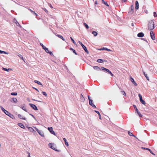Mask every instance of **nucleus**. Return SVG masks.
Here are the masks:
<instances>
[{"mask_svg": "<svg viewBox=\"0 0 157 157\" xmlns=\"http://www.w3.org/2000/svg\"><path fill=\"white\" fill-rule=\"evenodd\" d=\"M154 23L153 21H151L149 22L148 25V29L150 30L153 29L154 28Z\"/></svg>", "mask_w": 157, "mask_h": 157, "instance_id": "f257e3e1", "label": "nucleus"}, {"mask_svg": "<svg viewBox=\"0 0 157 157\" xmlns=\"http://www.w3.org/2000/svg\"><path fill=\"white\" fill-rule=\"evenodd\" d=\"M40 45H41L43 49H44L45 51L47 53L51 55H52L53 54L52 52L49 51L48 48L45 47L43 44L40 43Z\"/></svg>", "mask_w": 157, "mask_h": 157, "instance_id": "f03ea898", "label": "nucleus"}, {"mask_svg": "<svg viewBox=\"0 0 157 157\" xmlns=\"http://www.w3.org/2000/svg\"><path fill=\"white\" fill-rule=\"evenodd\" d=\"M48 146L50 148L52 149L55 151H56L57 152L60 151L59 150H57L56 149L55 144L53 143H49L48 144Z\"/></svg>", "mask_w": 157, "mask_h": 157, "instance_id": "7ed1b4c3", "label": "nucleus"}, {"mask_svg": "<svg viewBox=\"0 0 157 157\" xmlns=\"http://www.w3.org/2000/svg\"><path fill=\"white\" fill-rule=\"evenodd\" d=\"M78 42L80 44V45H81V46H82V47L83 48V49L85 51V52L87 53V54H88L89 53V52L88 51V50H87V48H86V46H85L82 43L79 41H78Z\"/></svg>", "mask_w": 157, "mask_h": 157, "instance_id": "20e7f679", "label": "nucleus"}, {"mask_svg": "<svg viewBox=\"0 0 157 157\" xmlns=\"http://www.w3.org/2000/svg\"><path fill=\"white\" fill-rule=\"evenodd\" d=\"M48 130L49 131V132L52 134L54 135L55 136H56V134L54 132V131L53 130V128L52 127H48Z\"/></svg>", "mask_w": 157, "mask_h": 157, "instance_id": "39448f33", "label": "nucleus"}, {"mask_svg": "<svg viewBox=\"0 0 157 157\" xmlns=\"http://www.w3.org/2000/svg\"><path fill=\"white\" fill-rule=\"evenodd\" d=\"M5 113L6 114L12 118H13L14 117V116L7 111H6V112Z\"/></svg>", "mask_w": 157, "mask_h": 157, "instance_id": "423d86ee", "label": "nucleus"}, {"mask_svg": "<svg viewBox=\"0 0 157 157\" xmlns=\"http://www.w3.org/2000/svg\"><path fill=\"white\" fill-rule=\"evenodd\" d=\"M150 36H151V39L153 40H155V34L153 33V31H151L150 32Z\"/></svg>", "mask_w": 157, "mask_h": 157, "instance_id": "0eeeda50", "label": "nucleus"}, {"mask_svg": "<svg viewBox=\"0 0 157 157\" xmlns=\"http://www.w3.org/2000/svg\"><path fill=\"white\" fill-rule=\"evenodd\" d=\"M29 104L30 105V107L35 110H37L38 109L36 106L35 105L31 103H29Z\"/></svg>", "mask_w": 157, "mask_h": 157, "instance_id": "6e6552de", "label": "nucleus"}, {"mask_svg": "<svg viewBox=\"0 0 157 157\" xmlns=\"http://www.w3.org/2000/svg\"><path fill=\"white\" fill-rule=\"evenodd\" d=\"M99 50H105L109 52H111L112 50L110 49H109L106 48H100L99 49Z\"/></svg>", "mask_w": 157, "mask_h": 157, "instance_id": "1a4fd4ad", "label": "nucleus"}, {"mask_svg": "<svg viewBox=\"0 0 157 157\" xmlns=\"http://www.w3.org/2000/svg\"><path fill=\"white\" fill-rule=\"evenodd\" d=\"M89 104L93 107L96 108L95 105L93 103V101L91 100L89 101Z\"/></svg>", "mask_w": 157, "mask_h": 157, "instance_id": "9d476101", "label": "nucleus"}, {"mask_svg": "<svg viewBox=\"0 0 157 157\" xmlns=\"http://www.w3.org/2000/svg\"><path fill=\"white\" fill-rule=\"evenodd\" d=\"M130 80H131V82H132L133 83V84L135 86H137V83L135 81L134 79H133V78H132L131 77V78H130Z\"/></svg>", "mask_w": 157, "mask_h": 157, "instance_id": "9b49d317", "label": "nucleus"}, {"mask_svg": "<svg viewBox=\"0 0 157 157\" xmlns=\"http://www.w3.org/2000/svg\"><path fill=\"white\" fill-rule=\"evenodd\" d=\"M18 116L19 118L21 119L25 120L26 118L23 115L20 114L18 115Z\"/></svg>", "mask_w": 157, "mask_h": 157, "instance_id": "f8f14e48", "label": "nucleus"}, {"mask_svg": "<svg viewBox=\"0 0 157 157\" xmlns=\"http://www.w3.org/2000/svg\"><path fill=\"white\" fill-rule=\"evenodd\" d=\"M16 55L17 56L21 59L23 60V57L21 55L19 54L17 52L16 53Z\"/></svg>", "mask_w": 157, "mask_h": 157, "instance_id": "ddd939ff", "label": "nucleus"}, {"mask_svg": "<svg viewBox=\"0 0 157 157\" xmlns=\"http://www.w3.org/2000/svg\"><path fill=\"white\" fill-rule=\"evenodd\" d=\"M11 101H13V102L14 103H17V99L16 98H13L11 99Z\"/></svg>", "mask_w": 157, "mask_h": 157, "instance_id": "4468645a", "label": "nucleus"}, {"mask_svg": "<svg viewBox=\"0 0 157 157\" xmlns=\"http://www.w3.org/2000/svg\"><path fill=\"white\" fill-rule=\"evenodd\" d=\"M80 99L82 102H84L85 101V98L82 94H81Z\"/></svg>", "mask_w": 157, "mask_h": 157, "instance_id": "2eb2a0df", "label": "nucleus"}, {"mask_svg": "<svg viewBox=\"0 0 157 157\" xmlns=\"http://www.w3.org/2000/svg\"><path fill=\"white\" fill-rule=\"evenodd\" d=\"M136 7L135 8L136 10H138L139 8V3L138 1H136Z\"/></svg>", "mask_w": 157, "mask_h": 157, "instance_id": "dca6fc26", "label": "nucleus"}, {"mask_svg": "<svg viewBox=\"0 0 157 157\" xmlns=\"http://www.w3.org/2000/svg\"><path fill=\"white\" fill-rule=\"evenodd\" d=\"M144 35L143 33H140L138 34L137 36L139 37H142L144 36Z\"/></svg>", "mask_w": 157, "mask_h": 157, "instance_id": "f3484780", "label": "nucleus"}, {"mask_svg": "<svg viewBox=\"0 0 157 157\" xmlns=\"http://www.w3.org/2000/svg\"><path fill=\"white\" fill-rule=\"evenodd\" d=\"M93 68H94V69H95L97 71L101 70L100 68L98 66H94L93 67Z\"/></svg>", "mask_w": 157, "mask_h": 157, "instance_id": "a211bd4d", "label": "nucleus"}, {"mask_svg": "<svg viewBox=\"0 0 157 157\" xmlns=\"http://www.w3.org/2000/svg\"><path fill=\"white\" fill-rule=\"evenodd\" d=\"M13 21L16 23L17 26H21L19 23L15 18H14Z\"/></svg>", "mask_w": 157, "mask_h": 157, "instance_id": "6ab92c4d", "label": "nucleus"}, {"mask_svg": "<svg viewBox=\"0 0 157 157\" xmlns=\"http://www.w3.org/2000/svg\"><path fill=\"white\" fill-rule=\"evenodd\" d=\"M18 125L19 126L22 128H25V127L24 125L21 123H18Z\"/></svg>", "mask_w": 157, "mask_h": 157, "instance_id": "aec40b11", "label": "nucleus"}, {"mask_svg": "<svg viewBox=\"0 0 157 157\" xmlns=\"http://www.w3.org/2000/svg\"><path fill=\"white\" fill-rule=\"evenodd\" d=\"M2 70L5 71H9L10 70H12V69L11 68L7 69V68H5L4 67H2Z\"/></svg>", "mask_w": 157, "mask_h": 157, "instance_id": "412c9836", "label": "nucleus"}, {"mask_svg": "<svg viewBox=\"0 0 157 157\" xmlns=\"http://www.w3.org/2000/svg\"><path fill=\"white\" fill-rule=\"evenodd\" d=\"M143 74L144 75V76H145V77L148 80H149V78L147 76V74H146L145 72L144 71H143Z\"/></svg>", "mask_w": 157, "mask_h": 157, "instance_id": "4be33fe9", "label": "nucleus"}, {"mask_svg": "<svg viewBox=\"0 0 157 157\" xmlns=\"http://www.w3.org/2000/svg\"><path fill=\"white\" fill-rule=\"evenodd\" d=\"M94 112L96 113H97V114H99V118L100 119V120H101V115L99 112H98V111H96V110H95L94 111Z\"/></svg>", "mask_w": 157, "mask_h": 157, "instance_id": "5701e85b", "label": "nucleus"}, {"mask_svg": "<svg viewBox=\"0 0 157 157\" xmlns=\"http://www.w3.org/2000/svg\"><path fill=\"white\" fill-rule=\"evenodd\" d=\"M92 33L95 36H96L98 35V33L97 32H96V31H93L92 32Z\"/></svg>", "mask_w": 157, "mask_h": 157, "instance_id": "b1692460", "label": "nucleus"}, {"mask_svg": "<svg viewBox=\"0 0 157 157\" xmlns=\"http://www.w3.org/2000/svg\"><path fill=\"white\" fill-rule=\"evenodd\" d=\"M63 140H64V142H65V144L67 146H68V143L67 142V141H66V138H63Z\"/></svg>", "mask_w": 157, "mask_h": 157, "instance_id": "393cba45", "label": "nucleus"}, {"mask_svg": "<svg viewBox=\"0 0 157 157\" xmlns=\"http://www.w3.org/2000/svg\"><path fill=\"white\" fill-rule=\"evenodd\" d=\"M138 114V116L140 117H143V115L140 113V112L138 110L136 112Z\"/></svg>", "mask_w": 157, "mask_h": 157, "instance_id": "a878e982", "label": "nucleus"}, {"mask_svg": "<svg viewBox=\"0 0 157 157\" xmlns=\"http://www.w3.org/2000/svg\"><path fill=\"white\" fill-rule=\"evenodd\" d=\"M97 61L99 63H102L103 62V61L101 59H98L97 60Z\"/></svg>", "mask_w": 157, "mask_h": 157, "instance_id": "bb28decb", "label": "nucleus"}, {"mask_svg": "<svg viewBox=\"0 0 157 157\" xmlns=\"http://www.w3.org/2000/svg\"><path fill=\"white\" fill-rule=\"evenodd\" d=\"M70 50H72V51L74 53L75 55H77V53L75 51V50H74V49H73L72 48H70Z\"/></svg>", "mask_w": 157, "mask_h": 157, "instance_id": "cd10ccee", "label": "nucleus"}, {"mask_svg": "<svg viewBox=\"0 0 157 157\" xmlns=\"http://www.w3.org/2000/svg\"><path fill=\"white\" fill-rule=\"evenodd\" d=\"M0 107L2 110V111H3L4 113L6 112V111L7 110H6L3 107H2L1 106H0Z\"/></svg>", "mask_w": 157, "mask_h": 157, "instance_id": "c85d7f7f", "label": "nucleus"}, {"mask_svg": "<svg viewBox=\"0 0 157 157\" xmlns=\"http://www.w3.org/2000/svg\"><path fill=\"white\" fill-rule=\"evenodd\" d=\"M42 93L46 97H47L48 95L47 94H46V93L45 92L43 91L42 92Z\"/></svg>", "mask_w": 157, "mask_h": 157, "instance_id": "c756f323", "label": "nucleus"}, {"mask_svg": "<svg viewBox=\"0 0 157 157\" xmlns=\"http://www.w3.org/2000/svg\"><path fill=\"white\" fill-rule=\"evenodd\" d=\"M29 130L31 132H33V131L35 132L34 129L31 127H29Z\"/></svg>", "mask_w": 157, "mask_h": 157, "instance_id": "7c9ffc66", "label": "nucleus"}, {"mask_svg": "<svg viewBox=\"0 0 157 157\" xmlns=\"http://www.w3.org/2000/svg\"><path fill=\"white\" fill-rule=\"evenodd\" d=\"M58 36L59 38L65 41V39L63 38L62 36L60 35H58Z\"/></svg>", "mask_w": 157, "mask_h": 157, "instance_id": "2f4dec72", "label": "nucleus"}, {"mask_svg": "<svg viewBox=\"0 0 157 157\" xmlns=\"http://www.w3.org/2000/svg\"><path fill=\"white\" fill-rule=\"evenodd\" d=\"M140 101V102L143 105H145L146 103L145 101L143 99L141 100Z\"/></svg>", "mask_w": 157, "mask_h": 157, "instance_id": "473e14b6", "label": "nucleus"}, {"mask_svg": "<svg viewBox=\"0 0 157 157\" xmlns=\"http://www.w3.org/2000/svg\"><path fill=\"white\" fill-rule=\"evenodd\" d=\"M84 25L87 29H88L89 28V27L88 25L87 24H86V23H84Z\"/></svg>", "mask_w": 157, "mask_h": 157, "instance_id": "72a5a7b5", "label": "nucleus"}, {"mask_svg": "<svg viewBox=\"0 0 157 157\" xmlns=\"http://www.w3.org/2000/svg\"><path fill=\"white\" fill-rule=\"evenodd\" d=\"M138 96H139V97L140 98V101L141 100H142V96L140 94H138Z\"/></svg>", "mask_w": 157, "mask_h": 157, "instance_id": "f704fd0d", "label": "nucleus"}, {"mask_svg": "<svg viewBox=\"0 0 157 157\" xmlns=\"http://www.w3.org/2000/svg\"><path fill=\"white\" fill-rule=\"evenodd\" d=\"M103 3L105 5L107 6H109V5L107 3V2H105L104 0H101Z\"/></svg>", "mask_w": 157, "mask_h": 157, "instance_id": "c9c22d12", "label": "nucleus"}, {"mask_svg": "<svg viewBox=\"0 0 157 157\" xmlns=\"http://www.w3.org/2000/svg\"><path fill=\"white\" fill-rule=\"evenodd\" d=\"M121 92L122 93V94H123V95L126 96V93H125V92L124 91H121Z\"/></svg>", "mask_w": 157, "mask_h": 157, "instance_id": "e433bc0d", "label": "nucleus"}, {"mask_svg": "<svg viewBox=\"0 0 157 157\" xmlns=\"http://www.w3.org/2000/svg\"><path fill=\"white\" fill-rule=\"evenodd\" d=\"M11 94L12 95H17V93L16 92L12 93Z\"/></svg>", "mask_w": 157, "mask_h": 157, "instance_id": "4c0bfd02", "label": "nucleus"}, {"mask_svg": "<svg viewBox=\"0 0 157 157\" xmlns=\"http://www.w3.org/2000/svg\"><path fill=\"white\" fill-rule=\"evenodd\" d=\"M133 106L134 108L135 109L136 112L137 111H138V109H137V108H136V105H134Z\"/></svg>", "mask_w": 157, "mask_h": 157, "instance_id": "58836bf2", "label": "nucleus"}, {"mask_svg": "<svg viewBox=\"0 0 157 157\" xmlns=\"http://www.w3.org/2000/svg\"><path fill=\"white\" fill-rule=\"evenodd\" d=\"M70 38H71V40L73 42V43L74 44H76V43H75V41L74 40L72 39V38L71 37H70Z\"/></svg>", "mask_w": 157, "mask_h": 157, "instance_id": "ea45409f", "label": "nucleus"}, {"mask_svg": "<svg viewBox=\"0 0 157 157\" xmlns=\"http://www.w3.org/2000/svg\"><path fill=\"white\" fill-rule=\"evenodd\" d=\"M128 133L129 134V135H130V136H133V135L132 134V132H130V131H128Z\"/></svg>", "mask_w": 157, "mask_h": 157, "instance_id": "a19ab883", "label": "nucleus"}, {"mask_svg": "<svg viewBox=\"0 0 157 157\" xmlns=\"http://www.w3.org/2000/svg\"><path fill=\"white\" fill-rule=\"evenodd\" d=\"M153 14H154V17H157V15L156 12H154L153 13Z\"/></svg>", "mask_w": 157, "mask_h": 157, "instance_id": "79ce46f5", "label": "nucleus"}, {"mask_svg": "<svg viewBox=\"0 0 157 157\" xmlns=\"http://www.w3.org/2000/svg\"><path fill=\"white\" fill-rule=\"evenodd\" d=\"M40 135L42 137H44V133H41L40 132Z\"/></svg>", "mask_w": 157, "mask_h": 157, "instance_id": "37998d69", "label": "nucleus"}, {"mask_svg": "<svg viewBox=\"0 0 157 157\" xmlns=\"http://www.w3.org/2000/svg\"><path fill=\"white\" fill-rule=\"evenodd\" d=\"M3 53H4V54H9V53L8 52H6L4 51H3V52H2V54Z\"/></svg>", "mask_w": 157, "mask_h": 157, "instance_id": "c03bdc74", "label": "nucleus"}, {"mask_svg": "<svg viewBox=\"0 0 157 157\" xmlns=\"http://www.w3.org/2000/svg\"><path fill=\"white\" fill-rule=\"evenodd\" d=\"M148 151L150 152L152 155H155V154H154L152 152V151H151V150L150 149H148Z\"/></svg>", "mask_w": 157, "mask_h": 157, "instance_id": "a18cd8bd", "label": "nucleus"}, {"mask_svg": "<svg viewBox=\"0 0 157 157\" xmlns=\"http://www.w3.org/2000/svg\"><path fill=\"white\" fill-rule=\"evenodd\" d=\"M131 10H133L134 9V7L132 5L131 6Z\"/></svg>", "mask_w": 157, "mask_h": 157, "instance_id": "49530a36", "label": "nucleus"}, {"mask_svg": "<svg viewBox=\"0 0 157 157\" xmlns=\"http://www.w3.org/2000/svg\"><path fill=\"white\" fill-rule=\"evenodd\" d=\"M142 149H143L147 150H148V149H149V148H147L146 147H142Z\"/></svg>", "mask_w": 157, "mask_h": 157, "instance_id": "de8ad7c7", "label": "nucleus"}, {"mask_svg": "<svg viewBox=\"0 0 157 157\" xmlns=\"http://www.w3.org/2000/svg\"><path fill=\"white\" fill-rule=\"evenodd\" d=\"M105 71L108 72L109 73V72H110V71L108 69H107V68L106 69Z\"/></svg>", "mask_w": 157, "mask_h": 157, "instance_id": "09e8293b", "label": "nucleus"}, {"mask_svg": "<svg viewBox=\"0 0 157 157\" xmlns=\"http://www.w3.org/2000/svg\"><path fill=\"white\" fill-rule=\"evenodd\" d=\"M35 82L36 83H37L38 84H39V81H36V80H35Z\"/></svg>", "mask_w": 157, "mask_h": 157, "instance_id": "8fccbe9b", "label": "nucleus"}, {"mask_svg": "<svg viewBox=\"0 0 157 157\" xmlns=\"http://www.w3.org/2000/svg\"><path fill=\"white\" fill-rule=\"evenodd\" d=\"M22 109L23 110H25V111H26V109L24 107H22Z\"/></svg>", "mask_w": 157, "mask_h": 157, "instance_id": "3c124183", "label": "nucleus"}, {"mask_svg": "<svg viewBox=\"0 0 157 157\" xmlns=\"http://www.w3.org/2000/svg\"><path fill=\"white\" fill-rule=\"evenodd\" d=\"M106 69V68H105L104 67H101V69L102 70H105V71Z\"/></svg>", "mask_w": 157, "mask_h": 157, "instance_id": "603ef678", "label": "nucleus"}, {"mask_svg": "<svg viewBox=\"0 0 157 157\" xmlns=\"http://www.w3.org/2000/svg\"><path fill=\"white\" fill-rule=\"evenodd\" d=\"M109 74H110V75H111V76H113V74L111 72V71H110V72H109Z\"/></svg>", "mask_w": 157, "mask_h": 157, "instance_id": "864d4df0", "label": "nucleus"}, {"mask_svg": "<svg viewBox=\"0 0 157 157\" xmlns=\"http://www.w3.org/2000/svg\"><path fill=\"white\" fill-rule=\"evenodd\" d=\"M28 156L27 157H30V154L28 152Z\"/></svg>", "mask_w": 157, "mask_h": 157, "instance_id": "5fc2aeb1", "label": "nucleus"}, {"mask_svg": "<svg viewBox=\"0 0 157 157\" xmlns=\"http://www.w3.org/2000/svg\"><path fill=\"white\" fill-rule=\"evenodd\" d=\"M49 6H50V7L51 8H53V6H52L51 5V4H49Z\"/></svg>", "mask_w": 157, "mask_h": 157, "instance_id": "6e6d98bb", "label": "nucleus"}, {"mask_svg": "<svg viewBox=\"0 0 157 157\" xmlns=\"http://www.w3.org/2000/svg\"><path fill=\"white\" fill-rule=\"evenodd\" d=\"M44 10L46 12L48 13V11L46 9H44Z\"/></svg>", "mask_w": 157, "mask_h": 157, "instance_id": "4d7b16f0", "label": "nucleus"}, {"mask_svg": "<svg viewBox=\"0 0 157 157\" xmlns=\"http://www.w3.org/2000/svg\"><path fill=\"white\" fill-rule=\"evenodd\" d=\"M127 1V0H122V2H125Z\"/></svg>", "mask_w": 157, "mask_h": 157, "instance_id": "13d9d810", "label": "nucleus"}, {"mask_svg": "<svg viewBox=\"0 0 157 157\" xmlns=\"http://www.w3.org/2000/svg\"><path fill=\"white\" fill-rule=\"evenodd\" d=\"M37 132L39 134V130L38 129L36 128Z\"/></svg>", "mask_w": 157, "mask_h": 157, "instance_id": "bf43d9fd", "label": "nucleus"}, {"mask_svg": "<svg viewBox=\"0 0 157 157\" xmlns=\"http://www.w3.org/2000/svg\"><path fill=\"white\" fill-rule=\"evenodd\" d=\"M88 99H89V101L90 100H91V99H90V96H88Z\"/></svg>", "mask_w": 157, "mask_h": 157, "instance_id": "052dcab7", "label": "nucleus"}, {"mask_svg": "<svg viewBox=\"0 0 157 157\" xmlns=\"http://www.w3.org/2000/svg\"><path fill=\"white\" fill-rule=\"evenodd\" d=\"M95 4H96V5H97L98 4V2H97V1H96L95 2Z\"/></svg>", "mask_w": 157, "mask_h": 157, "instance_id": "680f3d73", "label": "nucleus"}, {"mask_svg": "<svg viewBox=\"0 0 157 157\" xmlns=\"http://www.w3.org/2000/svg\"><path fill=\"white\" fill-rule=\"evenodd\" d=\"M3 51L0 50V54H2Z\"/></svg>", "mask_w": 157, "mask_h": 157, "instance_id": "e2e57ef3", "label": "nucleus"}, {"mask_svg": "<svg viewBox=\"0 0 157 157\" xmlns=\"http://www.w3.org/2000/svg\"><path fill=\"white\" fill-rule=\"evenodd\" d=\"M30 115H31L34 119L35 118V117H34V116L33 115L31 114H30Z\"/></svg>", "mask_w": 157, "mask_h": 157, "instance_id": "0e129e2a", "label": "nucleus"}, {"mask_svg": "<svg viewBox=\"0 0 157 157\" xmlns=\"http://www.w3.org/2000/svg\"><path fill=\"white\" fill-rule=\"evenodd\" d=\"M142 39L143 40H144L145 41L147 42H148L146 40H145V39H144V38H142Z\"/></svg>", "mask_w": 157, "mask_h": 157, "instance_id": "69168bd1", "label": "nucleus"}, {"mask_svg": "<svg viewBox=\"0 0 157 157\" xmlns=\"http://www.w3.org/2000/svg\"><path fill=\"white\" fill-rule=\"evenodd\" d=\"M32 12H33L35 14V15H36V16H37V15L36 14V13H35L33 11H32Z\"/></svg>", "mask_w": 157, "mask_h": 157, "instance_id": "338daca9", "label": "nucleus"}, {"mask_svg": "<svg viewBox=\"0 0 157 157\" xmlns=\"http://www.w3.org/2000/svg\"><path fill=\"white\" fill-rule=\"evenodd\" d=\"M34 88L35 89H36V90H37V91H39V90L35 88Z\"/></svg>", "mask_w": 157, "mask_h": 157, "instance_id": "774afa93", "label": "nucleus"}]
</instances>
